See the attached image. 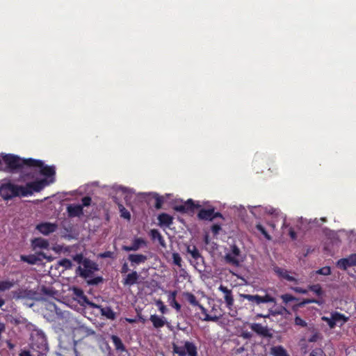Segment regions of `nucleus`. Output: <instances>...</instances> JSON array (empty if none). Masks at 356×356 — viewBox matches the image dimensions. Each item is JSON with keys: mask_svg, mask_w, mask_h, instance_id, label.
<instances>
[{"mask_svg": "<svg viewBox=\"0 0 356 356\" xmlns=\"http://www.w3.org/2000/svg\"><path fill=\"white\" fill-rule=\"evenodd\" d=\"M72 259L79 264L76 270V274L86 280V282L88 285L94 286L103 282L104 279L102 276L88 279L92 277L95 272L99 270V265L95 261L84 257L81 253L74 255Z\"/></svg>", "mask_w": 356, "mask_h": 356, "instance_id": "obj_1", "label": "nucleus"}, {"mask_svg": "<svg viewBox=\"0 0 356 356\" xmlns=\"http://www.w3.org/2000/svg\"><path fill=\"white\" fill-rule=\"evenodd\" d=\"M2 158L7 168L11 172L21 170L24 167L30 168V165L38 163V161H35V159H22L17 155L10 154H6Z\"/></svg>", "mask_w": 356, "mask_h": 356, "instance_id": "obj_2", "label": "nucleus"}, {"mask_svg": "<svg viewBox=\"0 0 356 356\" xmlns=\"http://www.w3.org/2000/svg\"><path fill=\"white\" fill-rule=\"evenodd\" d=\"M31 349L34 350L42 355L48 351V343L44 333L40 330H34L31 333Z\"/></svg>", "mask_w": 356, "mask_h": 356, "instance_id": "obj_3", "label": "nucleus"}, {"mask_svg": "<svg viewBox=\"0 0 356 356\" xmlns=\"http://www.w3.org/2000/svg\"><path fill=\"white\" fill-rule=\"evenodd\" d=\"M23 186L14 184L8 181L0 185V196L4 200H10L15 197H22Z\"/></svg>", "mask_w": 356, "mask_h": 356, "instance_id": "obj_4", "label": "nucleus"}, {"mask_svg": "<svg viewBox=\"0 0 356 356\" xmlns=\"http://www.w3.org/2000/svg\"><path fill=\"white\" fill-rule=\"evenodd\" d=\"M54 182V179L48 181L47 179H42L31 182H28L24 186L22 193V197H27L33 194L34 192L38 193L43 190L49 184Z\"/></svg>", "mask_w": 356, "mask_h": 356, "instance_id": "obj_5", "label": "nucleus"}, {"mask_svg": "<svg viewBox=\"0 0 356 356\" xmlns=\"http://www.w3.org/2000/svg\"><path fill=\"white\" fill-rule=\"evenodd\" d=\"M173 353L179 356H197V346L193 342L186 341L184 346L173 343Z\"/></svg>", "mask_w": 356, "mask_h": 356, "instance_id": "obj_6", "label": "nucleus"}, {"mask_svg": "<svg viewBox=\"0 0 356 356\" xmlns=\"http://www.w3.org/2000/svg\"><path fill=\"white\" fill-rule=\"evenodd\" d=\"M241 297L243 299L247 300L252 305H259L262 303H268V302H276V300L274 297L270 296L268 293H266L265 296H261L258 294L256 295H250V294H241Z\"/></svg>", "mask_w": 356, "mask_h": 356, "instance_id": "obj_7", "label": "nucleus"}, {"mask_svg": "<svg viewBox=\"0 0 356 356\" xmlns=\"http://www.w3.org/2000/svg\"><path fill=\"white\" fill-rule=\"evenodd\" d=\"M35 161H38V163L30 165V168L38 169L40 175L47 178H51V179H54L56 168L54 165H44V162L39 159H35Z\"/></svg>", "mask_w": 356, "mask_h": 356, "instance_id": "obj_8", "label": "nucleus"}, {"mask_svg": "<svg viewBox=\"0 0 356 356\" xmlns=\"http://www.w3.org/2000/svg\"><path fill=\"white\" fill-rule=\"evenodd\" d=\"M72 293L73 296H74V299L76 300L81 306H88L89 307L92 309H95V307H98L97 304L89 300V299L84 294L83 291L81 288L73 287Z\"/></svg>", "mask_w": 356, "mask_h": 356, "instance_id": "obj_9", "label": "nucleus"}, {"mask_svg": "<svg viewBox=\"0 0 356 356\" xmlns=\"http://www.w3.org/2000/svg\"><path fill=\"white\" fill-rule=\"evenodd\" d=\"M240 254V249L235 244L232 245L230 246V251L226 253L225 260L227 264L238 266L240 264V260L238 259Z\"/></svg>", "mask_w": 356, "mask_h": 356, "instance_id": "obj_10", "label": "nucleus"}, {"mask_svg": "<svg viewBox=\"0 0 356 356\" xmlns=\"http://www.w3.org/2000/svg\"><path fill=\"white\" fill-rule=\"evenodd\" d=\"M201 205L200 204H195L193 200L189 199L180 205H176L175 210L182 213H193L195 209H199Z\"/></svg>", "mask_w": 356, "mask_h": 356, "instance_id": "obj_11", "label": "nucleus"}, {"mask_svg": "<svg viewBox=\"0 0 356 356\" xmlns=\"http://www.w3.org/2000/svg\"><path fill=\"white\" fill-rule=\"evenodd\" d=\"M147 242L143 238H135L131 245H123L122 249L127 252L137 251L143 247H146Z\"/></svg>", "mask_w": 356, "mask_h": 356, "instance_id": "obj_12", "label": "nucleus"}, {"mask_svg": "<svg viewBox=\"0 0 356 356\" xmlns=\"http://www.w3.org/2000/svg\"><path fill=\"white\" fill-rule=\"evenodd\" d=\"M218 290L224 293V300L227 307L229 309H232L234 303L232 291L231 289H229L227 286H225L222 284L220 285V286L218 287Z\"/></svg>", "mask_w": 356, "mask_h": 356, "instance_id": "obj_13", "label": "nucleus"}, {"mask_svg": "<svg viewBox=\"0 0 356 356\" xmlns=\"http://www.w3.org/2000/svg\"><path fill=\"white\" fill-rule=\"evenodd\" d=\"M57 229V225L51 222H42L36 226V229L44 235H49L54 232Z\"/></svg>", "mask_w": 356, "mask_h": 356, "instance_id": "obj_14", "label": "nucleus"}, {"mask_svg": "<svg viewBox=\"0 0 356 356\" xmlns=\"http://www.w3.org/2000/svg\"><path fill=\"white\" fill-rule=\"evenodd\" d=\"M67 215L70 218L79 217L83 215V206L71 204L67 207Z\"/></svg>", "mask_w": 356, "mask_h": 356, "instance_id": "obj_15", "label": "nucleus"}, {"mask_svg": "<svg viewBox=\"0 0 356 356\" xmlns=\"http://www.w3.org/2000/svg\"><path fill=\"white\" fill-rule=\"evenodd\" d=\"M139 277L140 275L137 271L132 270L130 273L127 274L124 278H123L122 283L124 286H133L138 283Z\"/></svg>", "mask_w": 356, "mask_h": 356, "instance_id": "obj_16", "label": "nucleus"}, {"mask_svg": "<svg viewBox=\"0 0 356 356\" xmlns=\"http://www.w3.org/2000/svg\"><path fill=\"white\" fill-rule=\"evenodd\" d=\"M213 207L209 209H200L198 213L197 218L200 220L212 221L213 220Z\"/></svg>", "mask_w": 356, "mask_h": 356, "instance_id": "obj_17", "label": "nucleus"}, {"mask_svg": "<svg viewBox=\"0 0 356 356\" xmlns=\"http://www.w3.org/2000/svg\"><path fill=\"white\" fill-rule=\"evenodd\" d=\"M251 330L257 334L266 337H270L271 334L266 326H263L260 323H253L251 325Z\"/></svg>", "mask_w": 356, "mask_h": 356, "instance_id": "obj_18", "label": "nucleus"}, {"mask_svg": "<svg viewBox=\"0 0 356 356\" xmlns=\"http://www.w3.org/2000/svg\"><path fill=\"white\" fill-rule=\"evenodd\" d=\"M147 259V256L142 254H130L128 256V260L132 266L145 263Z\"/></svg>", "mask_w": 356, "mask_h": 356, "instance_id": "obj_19", "label": "nucleus"}, {"mask_svg": "<svg viewBox=\"0 0 356 356\" xmlns=\"http://www.w3.org/2000/svg\"><path fill=\"white\" fill-rule=\"evenodd\" d=\"M273 270L280 277H282L289 282H294L296 283L298 282L297 280L294 277L291 276L289 274V271L286 269L275 266L274 267Z\"/></svg>", "mask_w": 356, "mask_h": 356, "instance_id": "obj_20", "label": "nucleus"}, {"mask_svg": "<svg viewBox=\"0 0 356 356\" xmlns=\"http://www.w3.org/2000/svg\"><path fill=\"white\" fill-rule=\"evenodd\" d=\"M186 252L197 261V264L199 263V261L204 262V259L195 245H188Z\"/></svg>", "mask_w": 356, "mask_h": 356, "instance_id": "obj_21", "label": "nucleus"}, {"mask_svg": "<svg viewBox=\"0 0 356 356\" xmlns=\"http://www.w3.org/2000/svg\"><path fill=\"white\" fill-rule=\"evenodd\" d=\"M158 220L160 226L170 227L173 222V218L168 213H162L159 215Z\"/></svg>", "mask_w": 356, "mask_h": 356, "instance_id": "obj_22", "label": "nucleus"}, {"mask_svg": "<svg viewBox=\"0 0 356 356\" xmlns=\"http://www.w3.org/2000/svg\"><path fill=\"white\" fill-rule=\"evenodd\" d=\"M97 307H98L96 308L99 309L101 314L105 316L106 318L110 320H114L115 318V313L110 307H103L102 306L99 305H97Z\"/></svg>", "mask_w": 356, "mask_h": 356, "instance_id": "obj_23", "label": "nucleus"}, {"mask_svg": "<svg viewBox=\"0 0 356 356\" xmlns=\"http://www.w3.org/2000/svg\"><path fill=\"white\" fill-rule=\"evenodd\" d=\"M149 320L152 323L153 326L156 329L163 327L165 324V317H160L156 314L151 315Z\"/></svg>", "mask_w": 356, "mask_h": 356, "instance_id": "obj_24", "label": "nucleus"}, {"mask_svg": "<svg viewBox=\"0 0 356 356\" xmlns=\"http://www.w3.org/2000/svg\"><path fill=\"white\" fill-rule=\"evenodd\" d=\"M111 339L114 345V347L117 351L124 352L126 351V348L123 344L121 339L117 335H111Z\"/></svg>", "mask_w": 356, "mask_h": 356, "instance_id": "obj_25", "label": "nucleus"}, {"mask_svg": "<svg viewBox=\"0 0 356 356\" xmlns=\"http://www.w3.org/2000/svg\"><path fill=\"white\" fill-rule=\"evenodd\" d=\"M32 245L34 248H39L42 249L48 248L49 243L47 239L42 238H36L32 241Z\"/></svg>", "mask_w": 356, "mask_h": 356, "instance_id": "obj_26", "label": "nucleus"}, {"mask_svg": "<svg viewBox=\"0 0 356 356\" xmlns=\"http://www.w3.org/2000/svg\"><path fill=\"white\" fill-rule=\"evenodd\" d=\"M32 293V291L27 289H19L13 292V298L15 299H23L29 298Z\"/></svg>", "mask_w": 356, "mask_h": 356, "instance_id": "obj_27", "label": "nucleus"}, {"mask_svg": "<svg viewBox=\"0 0 356 356\" xmlns=\"http://www.w3.org/2000/svg\"><path fill=\"white\" fill-rule=\"evenodd\" d=\"M332 317V320L337 325V323H340L341 325H343L348 319L344 314L339 313L337 312H332L331 314Z\"/></svg>", "mask_w": 356, "mask_h": 356, "instance_id": "obj_28", "label": "nucleus"}, {"mask_svg": "<svg viewBox=\"0 0 356 356\" xmlns=\"http://www.w3.org/2000/svg\"><path fill=\"white\" fill-rule=\"evenodd\" d=\"M17 283V282H15L13 280H0V291H8L11 288H13Z\"/></svg>", "mask_w": 356, "mask_h": 356, "instance_id": "obj_29", "label": "nucleus"}, {"mask_svg": "<svg viewBox=\"0 0 356 356\" xmlns=\"http://www.w3.org/2000/svg\"><path fill=\"white\" fill-rule=\"evenodd\" d=\"M182 296L188 301L192 306L196 307L198 305L199 302L194 294L191 292L185 291L182 293Z\"/></svg>", "mask_w": 356, "mask_h": 356, "instance_id": "obj_30", "label": "nucleus"}, {"mask_svg": "<svg viewBox=\"0 0 356 356\" xmlns=\"http://www.w3.org/2000/svg\"><path fill=\"white\" fill-rule=\"evenodd\" d=\"M21 260L29 264H35L40 259L34 254L22 255Z\"/></svg>", "mask_w": 356, "mask_h": 356, "instance_id": "obj_31", "label": "nucleus"}, {"mask_svg": "<svg viewBox=\"0 0 356 356\" xmlns=\"http://www.w3.org/2000/svg\"><path fill=\"white\" fill-rule=\"evenodd\" d=\"M337 266L342 270H346L348 267L353 266L350 265L348 257L346 258H342L337 261Z\"/></svg>", "mask_w": 356, "mask_h": 356, "instance_id": "obj_32", "label": "nucleus"}, {"mask_svg": "<svg viewBox=\"0 0 356 356\" xmlns=\"http://www.w3.org/2000/svg\"><path fill=\"white\" fill-rule=\"evenodd\" d=\"M308 290L314 292L316 296L319 297L322 296L324 294V291L319 284L308 286Z\"/></svg>", "mask_w": 356, "mask_h": 356, "instance_id": "obj_33", "label": "nucleus"}, {"mask_svg": "<svg viewBox=\"0 0 356 356\" xmlns=\"http://www.w3.org/2000/svg\"><path fill=\"white\" fill-rule=\"evenodd\" d=\"M149 234L153 240L157 239L159 241V242L160 243V244H161V245L163 244V242H164L163 238L162 235L161 234V233L159 232V230H157L156 229H151Z\"/></svg>", "mask_w": 356, "mask_h": 356, "instance_id": "obj_34", "label": "nucleus"}, {"mask_svg": "<svg viewBox=\"0 0 356 356\" xmlns=\"http://www.w3.org/2000/svg\"><path fill=\"white\" fill-rule=\"evenodd\" d=\"M256 229L261 232V234H263V236H264V238L268 240V241H271L272 240V237L271 236L268 234V232L266 230V229L264 228V227L260 224V223H258L256 225Z\"/></svg>", "mask_w": 356, "mask_h": 356, "instance_id": "obj_35", "label": "nucleus"}, {"mask_svg": "<svg viewBox=\"0 0 356 356\" xmlns=\"http://www.w3.org/2000/svg\"><path fill=\"white\" fill-rule=\"evenodd\" d=\"M153 197L155 200L154 207L156 209H160L162 207V205L164 202L163 197L161 196H159V194H157V193H154Z\"/></svg>", "mask_w": 356, "mask_h": 356, "instance_id": "obj_36", "label": "nucleus"}, {"mask_svg": "<svg viewBox=\"0 0 356 356\" xmlns=\"http://www.w3.org/2000/svg\"><path fill=\"white\" fill-rule=\"evenodd\" d=\"M58 264L65 269H71L73 266L72 261L67 258L59 260Z\"/></svg>", "mask_w": 356, "mask_h": 356, "instance_id": "obj_37", "label": "nucleus"}, {"mask_svg": "<svg viewBox=\"0 0 356 356\" xmlns=\"http://www.w3.org/2000/svg\"><path fill=\"white\" fill-rule=\"evenodd\" d=\"M118 207H119L121 217H122L125 219H127V220H130L131 214H130L129 211L127 209H126V208L121 204H118Z\"/></svg>", "mask_w": 356, "mask_h": 356, "instance_id": "obj_38", "label": "nucleus"}, {"mask_svg": "<svg viewBox=\"0 0 356 356\" xmlns=\"http://www.w3.org/2000/svg\"><path fill=\"white\" fill-rule=\"evenodd\" d=\"M274 356H289L286 350L282 346H277L273 348Z\"/></svg>", "mask_w": 356, "mask_h": 356, "instance_id": "obj_39", "label": "nucleus"}, {"mask_svg": "<svg viewBox=\"0 0 356 356\" xmlns=\"http://www.w3.org/2000/svg\"><path fill=\"white\" fill-rule=\"evenodd\" d=\"M19 356H44L42 354L39 353L38 352L31 350H22L19 353Z\"/></svg>", "mask_w": 356, "mask_h": 356, "instance_id": "obj_40", "label": "nucleus"}, {"mask_svg": "<svg viewBox=\"0 0 356 356\" xmlns=\"http://www.w3.org/2000/svg\"><path fill=\"white\" fill-rule=\"evenodd\" d=\"M172 260H173V264L176 266H177L178 267H181V262H182V259L181 257H180L179 254L177 253V252H173L172 254Z\"/></svg>", "mask_w": 356, "mask_h": 356, "instance_id": "obj_41", "label": "nucleus"}, {"mask_svg": "<svg viewBox=\"0 0 356 356\" xmlns=\"http://www.w3.org/2000/svg\"><path fill=\"white\" fill-rule=\"evenodd\" d=\"M317 275H329L331 274V268L330 266H324L315 271Z\"/></svg>", "mask_w": 356, "mask_h": 356, "instance_id": "obj_42", "label": "nucleus"}, {"mask_svg": "<svg viewBox=\"0 0 356 356\" xmlns=\"http://www.w3.org/2000/svg\"><path fill=\"white\" fill-rule=\"evenodd\" d=\"M272 315H282L284 313H289V311L284 307H280L275 309L274 311H270Z\"/></svg>", "mask_w": 356, "mask_h": 356, "instance_id": "obj_43", "label": "nucleus"}, {"mask_svg": "<svg viewBox=\"0 0 356 356\" xmlns=\"http://www.w3.org/2000/svg\"><path fill=\"white\" fill-rule=\"evenodd\" d=\"M281 298L282 299L283 302L285 303H288V302H289L291 301H293V300H298V299L297 298H296L293 296L289 294V293L282 295Z\"/></svg>", "mask_w": 356, "mask_h": 356, "instance_id": "obj_44", "label": "nucleus"}, {"mask_svg": "<svg viewBox=\"0 0 356 356\" xmlns=\"http://www.w3.org/2000/svg\"><path fill=\"white\" fill-rule=\"evenodd\" d=\"M156 305L158 307L159 311L163 314H166L168 311L167 307L164 305V303L161 300H159L156 302Z\"/></svg>", "mask_w": 356, "mask_h": 356, "instance_id": "obj_45", "label": "nucleus"}, {"mask_svg": "<svg viewBox=\"0 0 356 356\" xmlns=\"http://www.w3.org/2000/svg\"><path fill=\"white\" fill-rule=\"evenodd\" d=\"M309 356H326L321 348H316L313 350Z\"/></svg>", "mask_w": 356, "mask_h": 356, "instance_id": "obj_46", "label": "nucleus"}, {"mask_svg": "<svg viewBox=\"0 0 356 356\" xmlns=\"http://www.w3.org/2000/svg\"><path fill=\"white\" fill-rule=\"evenodd\" d=\"M294 322H295V324L296 325H299V326H301L302 327H306L307 325L306 321L305 320H303L302 318H301L298 316H296Z\"/></svg>", "mask_w": 356, "mask_h": 356, "instance_id": "obj_47", "label": "nucleus"}, {"mask_svg": "<svg viewBox=\"0 0 356 356\" xmlns=\"http://www.w3.org/2000/svg\"><path fill=\"white\" fill-rule=\"evenodd\" d=\"M321 338V334L318 332L313 333L308 339L309 342H316L319 339Z\"/></svg>", "mask_w": 356, "mask_h": 356, "instance_id": "obj_48", "label": "nucleus"}, {"mask_svg": "<svg viewBox=\"0 0 356 356\" xmlns=\"http://www.w3.org/2000/svg\"><path fill=\"white\" fill-rule=\"evenodd\" d=\"M322 320L323 321H325L330 328H334L336 326V324L334 322V320H332V316L330 318L327 316H323Z\"/></svg>", "mask_w": 356, "mask_h": 356, "instance_id": "obj_49", "label": "nucleus"}, {"mask_svg": "<svg viewBox=\"0 0 356 356\" xmlns=\"http://www.w3.org/2000/svg\"><path fill=\"white\" fill-rule=\"evenodd\" d=\"M170 305L175 308L177 312L181 311V306L176 300H171L169 301Z\"/></svg>", "mask_w": 356, "mask_h": 356, "instance_id": "obj_50", "label": "nucleus"}, {"mask_svg": "<svg viewBox=\"0 0 356 356\" xmlns=\"http://www.w3.org/2000/svg\"><path fill=\"white\" fill-rule=\"evenodd\" d=\"M211 232L214 236H216L219 234V232L221 230V225L218 224H214L211 226Z\"/></svg>", "mask_w": 356, "mask_h": 356, "instance_id": "obj_51", "label": "nucleus"}, {"mask_svg": "<svg viewBox=\"0 0 356 356\" xmlns=\"http://www.w3.org/2000/svg\"><path fill=\"white\" fill-rule=\"evenodd\" d=\"M81 202H82L81 206H83V207H88L91 204L92 199L89 196H85V197H83L82 198Z\"/></svg>", "mask_w": 356, "mask_h": 356, "instance_id": "obj_52", "label": "nucleus"}, {"mask_svg": "<svg viewBox=\"0 0 356 356\" xmlns=\"http://www.w3.org/2000/svg\"><path fill=\"white\" fill-rule=\"evenodd\" d=\"M306 305H307V300L306 299H303L302 301L298 302L293 307V310H297L299 308L305 307Z\"/></svg>", "mask_w": 356, "mask_h": 356, "instance_id": "obj_53", "label": "nucleus"}, {"mask_svg": "<svg viewBox=\"0 0 356 356\" xmlns=\"http://www.w3.org/2000/svg\"><path fill=\"white\" fill-rule=\"evenodd\" d=\"M99 257H101V258H113V252L111 251H106L104 252L100 253Z\"/></svg>", "mask_w": 356, "mask_h": 356, "instance_id": "obj_54", "label": "nucleus"}, {"mask_svg": "<svg viewBox=\"0 0 356 356\" xmlns=\"http://www.w3.org/2000/svg\"><path fill=\"white\" fill-rule=\"evenodd\" d=\"M293 291H294L296 293H301V294H307L308 292V289H302L301 287L296 286L292 288Z\"/></svg>", "mask_w": 356, "mask_h": 356, "instance_id": "obj_55", "label": "nucleus"}, {"mask_svg": "<svg viewBox=\"0 0 356 356\" xmlns=\"http://www.w3.org/2000/svg\"><path fill=\"white\" fill-rule=\"evenodd\" d=\"M348 258H349L350 265H352L353 266H356V253L350 254L348 256Z\"/></svg>", "mask_w": 356, "mask_h": 356, "instance_id": "obj_56", "label": "nucleus"}, {"mask_svg": "<svg viewBox=\"0 0 356 356\" xmlns=\"http://www.w3.org/2000/svg\"><path fill=\"white\" fill-rule=\"evenodd\" d=\"M307 304L316 303L318 305H321L323 303V300H319L314 299V298H307Z\"/></svg>", "mask_w": 356, "mask_h": 356, "instance_id": "obj_57", "label": "nucleus"}, {"mask_svg": "<svg viewBox=\"0 0 356 356\" xmlns=\"http://www.w3.org/2000/svg\"><path fill=\"white\" fill-rule=\"evenodd\" d=\"M129 270V266H128V264L125 262L122 264V268H121V270H120V273L122 274H125L127 273L128 271Z\"/></svg>", "mask_w": 356, "mask_h": 356, "instance_id": "obj_58", "label": "nucleus"}, {"mask_svg": "<svg viewBox=\"0 0 356 356\" xmlns=\"http://www.w3.org/2000/svg\"><path fill=\"white\" fill-rule=\"evenodd\" d=\"M289 234L291 239L295 240L296 239L297 235L296 232L293 230V229L291 228L289 232Z\"/></svg>", "mask_w": 356, "mask_h": 356, "instance_id": "obj_59", "label": "nucleus"}, {"mask_svg": "<svg viewBox=\"0 0 356 356\" xmlns=\"http://www.w3.org/2000/svg\"><path fill=\"white\" fill-rule=\"evenodd\" d=\"M213 219L216 218H220L222 219H225V218L223 217L222 214L220 212H215V209L213 208Z\"/></svg>", "mask_w": 356, "mask_h": 356, "instance_id": "obj_60", "label": "nucleus"}, {"mask_svg": "<svg viewBox=\"0 0 356 356\" xmlns=\"http://www.w3.org/2000/svg\"><path fill=\"white\" fill-rule=\"evenodd\" d=\"M177 294V291H172L169 296L168 300L170 301L171 300H176Z\"/></svg>", "mask_w": 356, "mask_h": 356, "instance_id": "obj_61", "label": "nucleus"}, {"mask_svg": "<svg viewBox=\"0 0 356 356\" xmlns=\"http://www.w3.org/2000/svg\"><path fill=\"white\" fill-rule=\"evenodd\" d=\"M196 307H197L203 314L207 313V309L202 305H201L200 302H199L198 305H197Z\"/></svg>", "mask_w": 356, "mask_h": 356, "instance_id": "obj_62", "label": "nucleus"}, {"mask_svg": "<svg viewBox=\"0 0 356 356\" xmlns=\"http://www.w3.org/2000/svg\"><path fill=\"white\" fill-rule=\"evenodd\" d=\"M204 314H205V317L204 318V321H213L214 320V318H213L211 316H209L207 313H206Z\"/></svg>", "mask_w": 356, "mask_h": 356, "instance_id": "obj_63", "label": "nucleus"}, {"mask_svg": "<svg viewBox=\"0 0 356 356\" xmlns=\"http://www.w3.org/2000/svg\"><path fill=\"white\" fill-rule=\"evenodd\" d=\"M5 330V325L0 323V333H2Z\"/></svg>", "mask_w": 356, "mask_h": 356, "instance_id": "obj_64", "label": "nucleus"}]
</instances>
